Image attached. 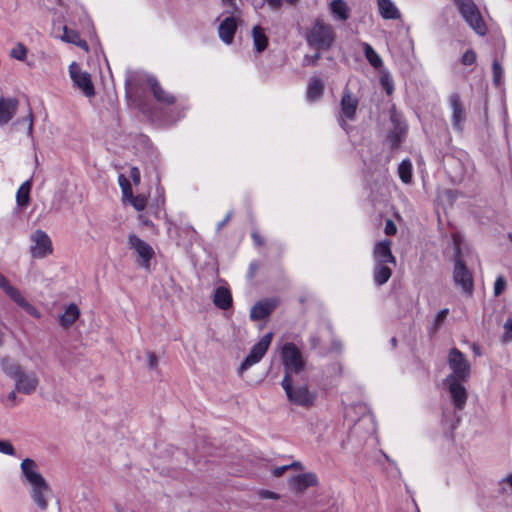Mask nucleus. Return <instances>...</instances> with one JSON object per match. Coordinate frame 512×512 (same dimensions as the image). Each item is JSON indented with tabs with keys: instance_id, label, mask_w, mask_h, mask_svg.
I'll use <instances>...</instances> for the list:
<instances>
[{
	"instance_id": "nucleus-1",
	"label": "nucleus",
	"mask_w": 512,
	"mask_h": 512,
	"mask_svg": "<svg viewBox=\"0 0 512 512\" xmlns=\"http://www.w3.org/2000/svg\"><path fill=\"white\" fill-rule=\"evenodd\" d=\"M20 470L23 478L30 485L32 500L41 510H46L52 490L40 473L38 464L31 458H25L20 464Z\"/></svg>"
},
{
	"instance_id": "nucleus-2",
	"label": "nucleus",
	"mask_w": 512,
	"mask_h": 512,
	"mask_svg": "<svg viewBox=\"0 0 512 512\" xmlns=\"http://www.w3.org/2000/svg\"><path fill=\"white\" fill-rule=\"evenodd\" d=\"M391 241L384 239L375 243L373 248V279L374 282L381 286L385 284L392 275V269L389 266L396 264V258L391 251Z\"/></svg>"
},
{
	"instance_id": "nucleus-3",
	"label": "nucleus",
	"mask_w": 512,
	"mask_h": 512,
	"mask_svg": "<svg viewBox=\"0 0 512 512\" xmlns=\"http://www.w3.org/2000/svg\"><path fill=\"white\" fill-rule=\"evenodd\" d=\"M281 386L291 404L308 408L315 403L316 393L311 391L306 384H293L291 376H284Z\"/></svg>"
},
{
	"instance_id": "nucleus-4",
	"label": "nucleus",
	"mask_w": 512,
	"mask_h": 512,
	"mask_svg": "<svg viewBox=\"0 0 512 512\" xmlns=\"http://www.w3.org/2000/svg\"><path fill=\"white\" fill-rule=\"evenodd\" d=\"M306 41L313 48L327 50L335 41V33L331 25L317 19L307 31Z\"/></svg>"
},
{
	"instance_id": "nucleus-5",
	"label": "nucleus",
	"mask_w": 512,
	"mask_h": 512,
	"mask_svg": "<svg viewBox=\"0 0 512 512\" xmlns=\"http://www.w3.org/2000/svg\"><path fill=\"white\" fill-rule=\"evenodd\" d=\"M459 13L465 22L478 34L484 36L487 32L481 13L473 0H454Z\"/></svg>"
},
{
	"instance_id": "nucleus-6",
	"label": "nucleus",
	"mask_w": 512,
	"mask_h": 512,
	"mask_svg": "<svg viewBox=\"0 0 512 512\" xmlns=\"http://www.w3.org/2000/svg\"><path fill=\"white\" fill-rule=\"evenodd\" d=\"M448 365L452 372L446 377V381H467L469 379L471 374L470 363L465 355L457 348H452L449 351Z\"/></svg>"
},
{
	"instance_id": "nucleus-7",
	"label": "nucleus",
	"mask_w": 512,
	"mask_h": 512,
	"mask_svg": "<svg viewBox=\"0 0 512 512\" xmlns=\"http://www.w3.org/2000/svg\"><path fill=\"white\" fill-rule=\"evenodd\" d=\"M281 359L285 370L284 376L300 373L305 368L301 351L293 343H285L281 348Z\"/></svg>"
},
{
	"instance_id": "nucleus-8",
	"label": "nucleus",
	"mask_w": 512,
	"mask_h": 512,
	"mask_svg": "<svg viewBox=\"0 0 512 512\" xmlns=\"http://www.w3.org/2000/svg\"><path fill=\"white\" fill-rule=\"evenodd\" d=\"M0 288L5 292V294L14 301L18 306L25 310L29 315L40 318V312L26 300V298L20 293V291L10 284L7 278L0 273Z\"/></svg>"
},
{
	"instance_id": "nucleus-9",
	"label": "nucleus",
	"mask_w": 512,
	"mask_h": 512,
	"mask_svg": "<svg viewBox=\"0 0 512 512\" xmlns=\"http://www.w3.org/2000/svg\"><path fill=\"white\" fill-rule=\"evenodd\" d=\"M128 246L137 253L139 257V266L145 270H149L151 266V259L155 255L152 246L135 234H130L128 236Z\"/></svg>"
},
{
	"instance_id": "nucleus-10",
	"label": "nucleus",
	"mask_w": 512,
	"mask_h": 512,
	"mask_svg": "<svg viewBox=\"0 0 512 512\" xmlns=\"http://www.w3.org/2000/svg\"><path fill=\"white\" fill-rule=\"evenodd\" d=\"M272 341V333L265 334L250 350L247 357L241 363L239 373L242 374L245 370L260 362L266 354Z\"/></svg>"
},
{
	"instance_id": "nucleus-11",
	"label": "nucleus",
	"mask_w": 512,
	"mask_h": 512,
	"mask_svg": "<svg viewBox=\"0 0 512 512\" xmlns=\"http://www.w3.org/2000/svg\"><path fill=\"white\" fill-rule=\"evenodd\" d=\"M69 74L76 87H78L87 97L95 94L94 85L88 72L82 71L80 65L72 62L69 65Z\"/></svg>"
},
{
	"instance_id": "nucleus-12",
	"label": "nucleus",
	"mask_w": 512,
	"mask_h": 512,
	"mask_svg": "<svg viewBox=\"0 0 512 512\" xmlns=\"http://www.w3.org/2000/svg\"><path fill=\"white\" fill-rule=\"evenodd\" d=\"M31 255L34 258H44L53 251L52 241L48 234L43 230H36L30 237Z\"/></svg>"
},
{
	"instance_id": "nucleus-13",
	"label": "nucleus",
	"mask_w": 512,
	"mask_h": 512,
	"mask_svg": "<svg viewBox=\"0 0 512 512\" xmlns=\"http://www.w3.org/2000/svg\"><path fill=\"white\" fill-rule=\"evenodd\" d=\"M453 280L455 285L459 286L463 293L472 294L473 291V277L471 272L467 269L464 262L457 257L455 259Z\"/></svg>"
},
{
	"instance_id": "nucleus-14",
	"label": "nucleus",
	"mask_w": 512,
	"mask_h": 512,
	"mask_svg": "<svg viewBox=\"0 0 512 512\" xmlns=\"http://www.w3.org/2000/svg\"><path fill=\"white\" fill-rule=\"evenodd\" d=\"M449 106L452 112V127L455 131L462 132L464 129V123L466 121V111L458 93H453L450 95Z\"/></svg>"
},
{
	"instance_id": "nucleus-15",
	"label": "nucleus",
	"mask_w": 512,
	"mask_h": 512,
	"mask_svg": "<svg viewBox=\"0 0 512 512\" xmlns=\"http://www.w3.org/2000/svg\"><path fill=\"white\" fill-rule=\"evenodd\" d=\"M462 380L446 381L450 397L457 409H463L467 401V391L462 384Z\"/></svg>"
},
{
	"instance_id": "nucleus-16",
	"label": "nucleus",
	"mask_w": 512,
	"mask_h": 512,
	"mask_svg": "<svg viewBox=\"0 0 512 512\" xmlns=\"http://www.w3.org/2000/svg\"><path fill=\"white\" fill-rule=\"evenodd\" d=\"M357 106L358 99L350 92H345L341 99V117L339 119V123L342 128H345V121L343 118H346L347 120H353L355 118Z\"/></svg>"
},
{
	"instance_id": "nucleus-17",
	"label": "nucleus",
	"mask_w": 512,
	"mask_h": 512,
	"mask_svg": "<svg viewBox=\"0 0 512 512\" xmlns=\"http://www.w3.org/2000/svg\"><path fill=\"white\" fill-rule=\"evenodd\" d=\"M15 389L23 394H32L39 385V379L34 372L24 371L15 379Z\"/></svg>"
},
{
	"instance_id": "nucleus-18",
	"label": "nucleus",
	"mask_w": 512,
	"mask_h": 512,
	"mask_svg": "<svg viewBox=\"0 0 512 512\" xmlns=\"http://www.w3.org/2000/svg\"><path fill=\"white\" fill-rule=\"evenodd\" d=\"M318 479L315 473H303L290 479L289 485L291 490L296 493H303L309 487L316 486Z\"/></svg>"
},
{
	"instance_id": "nucleus-19",
	"label": "nucleus",
	"mask_w": 512,
	"mask_h": 512,
	"mask_svg": "<svg viewBox=\"0 0 512 512\" xmlns=\"http://www.w3.org/2000/svg\"><path fill=\"white\" fill-rule=\"evenodd\" d=\"M147 84L157 102L164 105L174 104L175 97L165 91L155 77L147 76Z\"/></svg>"
},
{
	"instance_id": "nucleus-20",
	"label": "nucleus",
	"mask_w": 512,
	"mask_h": 512,
	"mask_svg": "<svg viewBox=\"0 0 512 512\" xmlns=\"http://www.w3.org/2000/svg\"><path fill=\"white\" fill-rule=\"evenodd\" d=\"M237 29V19L234 14L226 17L218 27L219 38L225 44H231Z\"/></svg>"
},
{
	"instance_id": "nucleus-21",
	"label": "nucleus",
	"mask_w": 512,
	"mask_h": 512,
	"mask_svg": "<svg viewBox=\"0 0 512 512\" xmlns=\"http://www.w3.org/2000/svg\"><path fill=\"white\" fill-rule=\"evenodd\" d=\"M18 100L13 97H0V126L6 125L15 115Z\"/></svg>"
},
{
	"instance_id": "nucleus-22",
	"label": "nucleus",
	"mask_w": 512,
	"mask_h": 512,
	"mask_svg": "<svg viewBox=\"0 0 512 512\" xmlns=\"http://www.w3.org/2000/svg\"><path fill=\"white\" fill-rule=\"evenodd\" d=\"M277 305V300L273 298L259 301L252 307L250 311V318L252 320H262L269 316Z\"/></svg>"
},
{
	"instance_id": "nucleus-23",
	"label": "nucleus",
	"mask_w": 512,
	"mask_h": 512,
	"mask_svg": "<svg viewBox=\"0 0 512 512\" xmlns=\"http://www.w3.org/2000/svg\"><path fill=\"white\" fill-rule=\"evenodd\" d=\"M379 14L384 19H399L400 12L391 0H377Z\"/></svg>"
},
{
	"instance_id": "nucleus-24",
	"label": "nucleus",
	"mask_w": 512,
	"mask_h": 512,
	"mask_svg": "<svg viewBox=\"0 0 512 512\" xmlns=\"http://www.w3.org/2000/svg\"><path fill=\"white\" fill-rule=\"evenodd\" d=\"M0 366L3 373L13 379H16L23 372L20 364L10 357L2 358L0 361Z\"/></svg>"
},
{
	"instance_id": "nucleus-25",
	"label": "nucleus",
	"mask_w": 512,
	"mask_h": 512,
	"mask_svg": "<svg viewBox=\"0 0 512 512\" xmlns=\"http://www.w3.org/2000/svg\"><path fill=\"white\" fill-rule=\"evenodd\" d=\"M324 87V83L320 78L312 77L308 83L307 99L311 102L319 100L323 95Z\"/></svg>"
},
{
	"instance_id": "nucleus-26",
	"label": "nucleus",
	"mask_w": 512,
	"mask_h": 512,
	"mask_svg": "<svg viewBox=\"0 0 512 512\" xmlns=\"http://www.w3.org/2000/svg\"><path fill=\"white\" fill-rule=\"evenodd\" d=\"M213 302L218 308L222 310L230 308L232 305V296L230 291L225 287H218L215 290Z\"/></svg>"
},
{
	"instance_id": "nucleus-27",
	"label": "nucleus",
	"mask_w": 512,
	"mask_h": 512,
	"mask_svg": "<svg viewBox=\"0 0 512 512\" xmlns=\"http://www.w3.org/2000/svg\"><path fill=\"white\" fill-rule=\"evenodd\" d=\"M61 40L67 43L74 44L85 51H88V45L85 40L81 39L79 33L73 29H69L68 27H63V35L61 36Z\"/></svg>"
},
{
	"instance_id": "nucleus-28",
	"label": "nucleus",
	"mask_w": 512,
	"mask_h": 512,
	"mask_svg": "<svg viewBox=\"0 0 512 512\" xmlns=\"http://www.w3.org/2000/svg\"><path fill=\"white\" fill-rule=\"evenodd\" d=\"M252 37L255 50L258 53L263 52L268 45V38L264 29L259 25L254 26L252 29Z\"/></svg>"
},
{
	"instance_id": "nucleus-29",
	"label": "nucleus",
	"mask_w": 512,
	"mask_h": 512,
	"mask_svg": "<svg viewBox=\"0 0 512 512\" xmlns=\"http://www.w3.org/2000/svg\"><path fill=\"white\" fill-rule=\"evenodd\" d=\"M80 311L75 304H70L62 315L59 316V322L63 328L71 326L79 317Z\"/></svg>"
},
{
	"instance_id": "nucleus-30",
	"label": "nucleus",
	"mask_w": 512,
	"mask_h": 512,
	"mask_svg": "<svg viewBox=\"0 0 512 512\" xmlns=\"http://www.w3.org/2000/svg\"><path fill=\"white\" fill-rule=\"evenodd\" d=\"M30 190H31V181L27 180L18 188L16 193V202L20 207H26L30 201Z\"/></svg>"
},
{
	"instance_id": "nucleus-31",
	"label": "nucleus",
	"mask_w": 512,
	"mask_h": 512,
	"mask_svg": "<svg viewBox=\"0 0 512 512\" xmlns=\"http://www.w3.org/2000/svg\"><path fill=\"white\" fill-rule=\"evenodd\" d=\"M330 9L333 15L341 21L349 18L348 6L343 0H333L330 4Z\"/></svg>"
},
{
	"instance_id": "nucleus-32",
	"label": "nucleus",
	"mask_w": 512,
	"mask_h": 512,
	"mask_svg": "<svg viewBox=\"0 0 512 512\" xmlns=\"http://www.w3.org/2000/svg\"><path fill=\"white\" fill-rule=\"evenodd\" d=\"M363 50L365 57L371 66L374 68H380L382 66L383 61L381 57L370 44L363 43Z\"/></svg>"
},
{
	"instance_id": "nucleus-33",
	"label": "nucleus",
	"mask_w": 512,
	"mask_h": 512,
	"mask_svg": "<svg viewBox=\"0 0 512 512\" xmlns=\"http://www.w3.org/2000/svg\"><path fill=\"white\" fill-rule=\"evenodd\" d=\"M398 174L401 181L409 184L412 180V164L409 160H403L398 167Z\"/></svg>"
},
{
	"instance_id": "nucleus-34",
	"label": "nucleus",
	"mask_w": 512,
	"mask_h": 512,
	"mask_svg": "<svg viewBox=\"0 0 512 512\" xmlns=\"http://www.w3.org/2000/svg\"><path fill=\"white\" fill-rule=\"evenodd\" d=\"M448 313H449V309L444 308L436 314V316L433 320V323L430 327V333L434 334L441 328V326L443 325L444 321L447 318Z\"/></svg>"
},
{
	"instance_id": "nucleus-35",
	"label": "nucleus",
	"mask_w": 512,
	"mask_h": 512,
	"mask_svg": "<svg viewBox=\"0 0 512 512\" xmlns=\"http://www.w3.org/2000/svg\"><path fill=\"white\" fill-rule=\"evenodd\" d=\"M405 133L406 125L401 122H397L395 124L393 131L391 132V140L393 142V145H398Z\"/></svg>"
},
{
	"instance_id": "nucleus-36",
	"label": "nucleus",
	"mask_w": 512,
	"mask_h": 512,
	"mask_svg": "<svg viewBox=\"0 0 512 512\" xmlns=\"http://www.w3.org/2000/svg\"><path fill=\"white\" fill-rule=\"evenodd\" d=\"M10 56L18 61H24L27 56V48L22 43H17L10 51Z\"/></svg>"
},
{
	"instance_id": "nucleus-37",
	"label": "nucleus",
	"mask_w": 512,
	"mask_h": 512,
	"mask_svg": "<svg viewBox=\"0 0 512 512\" xmlns=\"http://www.w3.org/2000/svg\"><path fill=\"white\" fill-rule=\"evenodd\" d=\"M118 183H119V186L121 187L123 198L128 199L129 197H132L133 192H132L130 182L124 175H119Z\"/></svg>"
},
{
	"instance_id": "nucleus-38",
	"label": "nucleus",
	"mask_w": 512,
	"mask_h": 512,
	"mask_svg": "<svg viewBox=\"0 0 512 512\" xmlns=\"http://www.w3.org/2000/svg\"><path fill=\"white\" fill-rule=\"evenodd\" d=\"M16 389L9 392L7 395H3L0 397L1 403L7 408H13L17 405V394Z\"/></svg>"
},
{
	"instance_id": "nucleus-39",
	"label": "nucleus",
	"mask_w": 512,
	"mask_h": 512,
	"mask_svg": "<svg viewBox=\"0 0 512 512\" xmlns=\"http://www.w3.org/2000/svg\"><path fill=\"white\" fill-rule=\"evenodd\" d=\"M128 200L130 201V203L132 204V206L137 210V211H142L145 209L146 207V204H147V200L144 196H134L132 195V197H129Z\"/></svg>"
},
{
	"instance_id": "nucleus-40",
	"label": "nucleus",
	"mask_w": 512,
	"mask_h": 512,
	"mask_svg": "<svg viewBox=\"0 0 512 512\" xmlns=\"http://www.w3.org/2000/svg\"><path fill=\"white\" fill-rule=\"evenodd\" d=\"M493 80L496 86H499L502 81L503 69L498 61H494L492 64Z\"/></svg>"
},
{
	"instance_id": "nucleus-41",
	"label": "nucleus",
	"mask_w": 512,
	"mask_h": 512,
	"mask_svg": "<svg viewBox=\"0 0 512 512\" xmlns=\"http://www.w3.org/2000/svg\"><path fill=\"white\" fill-rule=\"evenodd\" d=\"M507 282L503 276H498L494 282V296L501 295L506 289Z\"/></svg>"
},
{
	"instance_id": "nucleus-42",
	"label": "nucleus",
	"mask_w": 512,
	"mask_h": 512,
	"mask_svg": "<svg viewBox=\"0 0 512 512\" xmlns=\"http://www.w3.org/2000/svg\"><path fill=\"white\" fill-rule=\"evenodd\" d=\"M0 453L14 456L15 455V448L8 440H0Z\"/></svg>"
},
{
	"instance_id": "nucleus-43",
	"label": "nucleus",
	"mask_w": 512,
	"mask_h": 512,
	"mask_svg": "<svg viewBox=\"0 0 512 512\" xmlns=\"http://www.w3.org/2000/svg\"><path fill=\"white\" fill-rule=\"evenodd\" d=\"M381 84L388 95H391L394 89L392 79L389 75H383L381 77Z\"/></svg>"
},
{
	"instance_id": "nucleus-44",
	"label": "nucleus",
	"mask_w": 512,
	"mask_h": 512,
	"mask_svg": "<svg viewBox=\"0 0 512 512\" xmlns=\"http://www.w3.org/2000/svg\"><path fill=\"white\" fill-rule=\"evenodd\" d=\"M476 61V53L473 50H467L462 56V63L464 65H472Z\"/></svg>"
},
{
	"instance_id": "nucleus-45",
	"label": "nucleus",
	"mask_w": 512,
	"mask_h": 512,
	"mask_svg": "<svg viewBox=\"0 0 512 512\" xmlns=\"http://www.w3.org/2000/svg\"><path fill=\"white\" fill-rule=\"evenodd\" d=\"M319 59H320V53H315L314 55H305L303 58V65L304 66L316 65Z\"/></svg>"
},
{
	"instance_id": "nucleus-46",
	"label": "nucleus",
	"mask_w": 512,
	"mask_h": 512,
	"mask_svg": "<svg viewBox=\"0 0 512 512\" xmlns=\"http://www.w3.org/2000/svg\"><path fill=\"white\" fill-rule=\"evenodd\" d=\"M504 341L509 342L512 340V318L508 319L504 324Z\"/></svg>"
},
{
	"instance_id": "nucleus-47",
	"label": "nucleus",
	"mask_w": 512,
	"mask_h": 512,
	"mask_svg": "<svg viewBox=\"0 0 512 512\" xmlns=\"http://www.w3.org/2000/svg\"><path fill=\"white\" fill-rule=\"evenodd\" d=\"M222 3L227 7V13L235 14L238 12L236 0H222Z\"/></svg>"
},
{
	"instance_id": "nucleus-48",
	"label": "nucleus",
	"mask_w": 512,
	"mask_h": 512,
	"mask_svg": "<svg viewBox=\"0 0 512 512\" xmlns=\"http://www.w3.org/2000/svg\"><path fill=\"white\" fill-rule=\"evenodd\" d=\"M396 232H397V227H396L395 223L390 219L386 220L385 233L387 235H394Z\"/></svg>"
},
{
	"instance_id": "nucleus-49",
	"label": "nucleus",
	"mask_w": 512,
	"mask_h": 512,
	"mask_svg": "<svg viewBox=\"0 0 512 512\" xmlns=\"http://www.w3.org/2000/svg\"><path fill=\"white\" fill-rule=\"evenodd\" d=\"M147 360H148V366L151 369H156L158 366V358L157 356L152 352H147Z\"/></svg>"
},
{
	"instance_id": "nucleus-50",
	"label": "nucleus",
	"mask_w": 512,
	"mask_h": 512,
	"mask_svg": "<svg viewBox=\"0 0 512 512\" xmlns=\"http://www.w3.org/2000/svg\"><path fill=\"white\" fill-rule=\"evenodd\" d=\"M130 177L135 185L139 184L141 179L140 170L137 167H132L130 169Z\"/></svg>"
},
{
	"instance_id": "nucleus-51",
	"label": "nucleus",
	"mask_w": 512,
	"mask_h": 512,
	"mask_svg": "<svg viewBox=\"0 0 512 512\" xmlns=\"http://www.w3.org/2000/svg\"><path fill=\"white\" fill-rule=\"evenodd\" d=\"M260 497L263 499H279V495L269 490L260 491Z\"/></svg>"
},
{
	"instance_id": "nucleus-52",
	"label": "nucleus",
	"mask_w": 512,
	"mask_h": 512,
	"mask_svg": "<svg viewBox=\"0 0 512 512\" xmlns=\"http://www.w3.org/2000/svg\"><path fill=\"white\" fill-rule=\"evenodd\" d=\"M289 469V466L287 465H283V466H278V467H275L273 470H272V474L273 476L275 477H280L282 476L287 470Z\"/></svg>"
},
{
	"instance_id": "nucleus-53",
	"label": "nucleus",
	"mask_w": 512,
	"mask_h": 512,
	"mask_svg": "<svg viewBox=\"0 0 512 512\" xmlns=\"http://www.w3.org/2000/svg\"><path fill=\"white\" fill-rule=\"evenodd\" d=\"M230 218H231V213H228L226 215V217L221 222H219L217 224V230H221L225 226V224L230 220Z\"/></svg>"
},
{
	"instance_id": "nucleus-54",
	"label": "nucleus",
	"mask_w": 512,
	"mask_h": 512,
	"mask_svg": "<svg viewBox=\"0 0 512 512\" xmlns=\"http://www.w3.org/2000/svg\"><path fill=\"white\" fill-rule=\"evenodd\" d=\"M27 122H28V127H27V131H28V135L31 136L32 135V132H33V122H32V117L31 115L29 116V118L27 119Z\"/></svg>"
},
{
	"instance_id": "nucleus-55",
	"label": "nucleus",
	"mask_w": 512,
	"mask_h": 512,
	"mask_svg": "<svg viewBox=\"0 0 512 512\" xmlns=\"http://www.w3.org/2000/svg\"><path fill=\"white\" fill-rule=\"evenodd\" d=\"M287 466H289V469H303V466L300 462H293L291 464H288Z\"/></svg>"
},
{
	"instance_id": "nucleus-56",
	"label": "nucleus",
	"mask_w": 512,
	"mask_h": 512,
	"mask_svg": "<svg viewBox=\"0 0 512 512\" xmlns=\"http://www.w3.org/2000/svg\"><path fill=\"white\" fill-rule=\"evenodd\" d=\"M252 238L256 244H258V245L262 244V239L257 233H252Z\"/></svg>"
},
{
	"instance_id": "nucleus-57",
	"label": "nucleus",
	"mask_w": 512,
	"mask_h": 512,
	"mask_svg": "<svg viewBox=\"0 0 512 512\" xmlns=\"http://www.w3.org/2000/svg\"><path fill=\"white\" fill-rule=\"evenodd\" d=\"M472 350L475 355L480 356L481 355V349L477 344H473Z\"/></svg>"
},
{
	"instance_id": "nucleus-58",
	"label": "nucleus",
	"mask_w": 512,
	"mask_h": 512,
	"mask_svg": "<svg viewBox=\"0 0 512 512\" xmlns=\"http://www.w3.org/2000/svg\"><path fill=\"white\" fill-rule=\"evenodd\" d=\"M504 482H506L511 487V491H512V473L506 477Z\"/></svg>"
},
{
	"instance_id": "nucleus-59",
	"label": "nucleus",
	"mask_w": 512,
	"mask_h": 512,
	"mask_svg": "<svg viewBox=\"0 0 512 512\" xmlns=\"http://www.w3.org/2000/svg\"><path fill=\"white\" fill-rule=\"evenodd\" d=\"M318 342H319V341H318V339H317L316 337H312V338H311V344H312V347H313V348L317 347Z\"/></svg>"
},
{
	"instance_id": "nucleus-60",
	"label": "nucleus",
	"mask_w": 512,
	"mask_h": 512,
	"mask_svg": "<svg viewBox=\"0 0 512 512\" xmlns=\"http://www.w3.org/2000/svg\"><path fill=\"white\" fill-rule=\"evenodd\" d=\"M333 347L334 349H336L337 351H340L341 348H342V345L340 342H333Z\"/></svg>"
},
{
	"instance_id": "nucleus-61",
	"label": "nucleus",
	"mask_w": 512,
	"mask_h": 512,
	"mask_svg": "<svg viewBox=\"0 0 512 512\" xmlns=\"http://www.w3.org/2000/svg\"><path fill=\"white\" fill-rule=\"evenodd\" d=\"M289 3L293 4L294 2H296V0H287Z\"/></svg>"
},
{
	"instance_id": "nucleus-62",
	"label": "nucleus",
	"mask_w": 512,
	"mask_h": 512,
	"mask_svg": "<svg viewBox=\"0 0 512 512\" xmlns=\"http://www.w3.org/2000/svg\"><path fill=\"white\" fill-rule=\"evenodd\" d=\"M509 238H510V239H511V241H512V234H509Z\"/></svg>"
}]
</instances>
